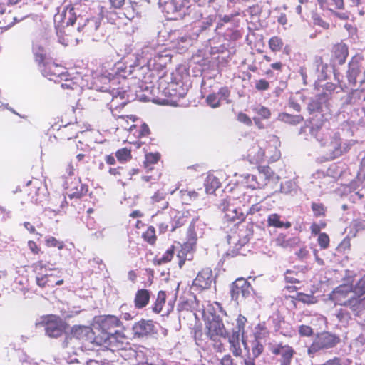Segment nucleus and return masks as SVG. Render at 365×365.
<instances>
[{
	"label": "nucleus",
	"mask_w": 365,
	"mask_h": 365,
	"mask_svg": "<svg viewBox=\"0 0 365 365\" xmlns=\"http://www.w3.org/2000/svg\"><path fill=\"white\" fill-rule=\"evenodd\" d=\"M87 5L80 1L66 6L62 11L54 16V22L56 27L68 26L73 25L76 21L82 20V13L86 11Z\"/></svg>",
	"instance_id": "obj_9"
},
{
	"label": "nucleus",
	"mask_w": 365,
	"mask_h": 365,
	"mask_svg": "<svg viewBox=\"0 0 365 365\" xmlns=\"http://www.w3.org/2000/svg\"><path fill=\"white\" fill-rule=\"evenodd\" d=\"M220 181L217 177L211 174L208 175L204 182L206 193H215V190L220 187Z\"/></svg>",
	"instance_id": "obj_44"
},
{
	"label": "nucleus",
	"mask_w": 365,
	"mask_h": 365,
	"mask_svg": "<svg viewBox=\"0 0 365 365\" xmlns=\"http://www.w3.org/2000/svg\"><path fill=\"white\" fill-rule=\"evenodd\" d=\"M42 75L50 81H57L66 77L64 68L52 61H46L40 67Z\"/></svg>",
	"instance_id": "obj_23"
},
{
	"label": "nucleus",
	"mask_w": 365,
	"mask_h": 365,
	"mask_svg": "<svg viewBox=\"0 0 365 365\" xmlns=\"http://www.w3.org/2000/svg\"><path fill=\"white\" fill-rule=\"evenodd\" d=\"M235 197L228 196L220 200L218 207L225 213V218L229 221L239 220L244 219L241 210L237 206Z\"/></svg>",
	"instance_id": "obj_18"
},
{
	"label": "nucleus",
	"mask_w": 365,
	"mask_h": 365,
	"mask_svg": "<svg viewBox=\"0 0 365 365\" xmlns=\"http://www.w3.org/2000/svg\"><path fill=\"white\" fill-rule=\"evenodd\" d=\"M329 237L327 233H319L317 242L322 249H327L329 245Z\"/></svg>",
	"instance_id": "obj_64"
},
{
	"label": "nucleus",
	"mask_w": 365,
	"mask_h": 365,
	"mask_svg": "<svg viewBox=\"0 0 365 365\" xmlns=\"http://www.w3.org/2000/svg\"><path fill=\"white\" fill-rule=\"evenodd\" d=\"M101 18L94 16L90 19L78 20L77 30L82 32L83 35L91 37L93 41H98L103 36V29L101 27Z\"/></svg>",
	"instance_id": "obj_13"
},
{
	"label": "nucleus",
	"mask_w": 365,
	"mask_h": 365,
	"mask_svg": "<svg viewBox=\"0 0 365 365\" xmlns=\"http://www.w3.org/2000/svg\"><path fill=\"white\" fill-rule=\"evenodd\" d=\"M160 159L159 153H148L145 155V165L148 170H151L150 165L156 163Z\"/></svg>",
	"instance_id": "obj_58"
},
{
	"label": "nucleus",
	"mask_w": 365,
	"mask_h": 365,
	"mask_svg": "<svg viewBox=\"0 0 365 365\" xmlns=\"http://www.w3.org/2000/svg\"><path fill=\"white\" fill-rule=\"evenodd\" d=\"M160 46L154 41L145 42L138 48L136 58L141 66L148 67V70L163 71V68L170 61L168 55L160 53Z\"/></svg>",
	"instance_id": "obj_3"
},
{
	"label": "nucleus",
	"mask_w": 365,
	"mask_h": 365,
	"mask_svg": "<svg viewBox=\"0 0 365 365\" xmlns=\"http://www.w3.org/2000/svg\"><path fill=\"white\" fill-rule=\"evenodd\" d=\"M179 6L174 20L189 17L198 21L203 18V8L195 0H181Z\"/></svg>",
	"instance_id": "obj_15"
},
{
	"label": "nucleus",
	"mask_w": 365,
	"mask_h": 365,
	"mask_svg": "<svg viewBox=\"0 0 365 365\" xmlns=\"http://www.w3.org/2000/svg\"><path fill=\"white\" fill-rule=\"evenodd\" d=\"M212 272L210 269H205L200 271L193 281V285L200 289H208L213 282Z\"/></svg>",
	"instance_id": "obj_31"
},
{
	"label": "nucleus",
	"mask_w": 365,
	"mask_h": 365,
	"mask_svg": "<svg viewBox=\"0 0 365 365\" xmlns=\"http://www.w3.org/2000/svg\"><path fill=\"white\" fill-rule=\"evenodd\" d=\"M272 175L273 172L269 167H263L259 170L258 175L247 174L245 177L247 187L252 190L262 188L267 185Z\"/></svg>",
	"instance_id": "obj_20"
},
{
	"label": "nucleus",
	"mask_w": 365,
	"mask_h": 365,
	"mask_svg": "<svg viewBox=\"0 0 365 365\" xmlns=\"http://www.w3.org/2000/svg\"><path fill=\"white\" fill-rule=\"evenodd\" d=\"M135 338H143L156 332L155 325L152 320L141 319L132 327Z\"/></svg>",
	"instance_id": "obj_25"
},
{
	"label": "nucleus",
	"mask_w": 365,
	"mask_h": 365,
	"mask_svg": "<svg viewBox=\"0 0 365 365\" xmlns=\"http://www.w3.org/2000/svg\"><path fill=\"white\" fill-rule=\"evenodd\" d=\"M46 245L50 247H58L59 250H62L64 247V243L62 241H59L53 236H47L45 239Z\"/></svg>",
	"instance_id": "obj_54"
},
{
	"label": "nucleus",
	"mask_w": 365,
	"mask_h": 365,
	"mask_svg": "<svg viewBox=\"0 0 365 365\" xmlns=\"http://www.w3.org/2000/svg\"><path fill=\"white\" fill-rule=\"evenodd\" d=\"M271 352L277 356V361L279 365H291L292 360L295 354L294 349L287 345L282 344H277L272 347Z\"/></svg>",
	"instance_id": "obj_21"
},
{
	"label": "nucleus",
	"mask_w": 365,
	"mask_h": 365,
	"mask_svg": "<svg viewBox=\"0 0 365 365\" xmlns=\"http://www.w3.org/2000/svg\"><path fill=\"white\" fill-rule=\"evenodd\" d=\"M115 81V78L110 79V77L103 75L95 78L92 85L93 89L108 93L109 98H111L108 103L110 110L121 109L132 99L128 91L120 88H111V83L114 84Z\"/></svg>",
	"instance_id": "obj_4"
},
{
	"label": "nucleus",
	"mask_w": 365,
	"mask_h": 365,
	"mask_svg": "<svg viewBox=\"0 0 365 365\" xmlns=\"http://www.w3.org/2000/svg\"><path fill=\"white\" fill-rule=\"evenodd\" d=\"M188 214V212H187ZM187 222V215L185 213L181 215L175 217L174 220L172 222L171 231L173 232L176 228L180 227Z\"/></svg>",
	"instance_id": "obj_52"
},
{
	"label": "nucleus",
	"mask_w": 365,
	"mask_h": 365,
	"mask_svg": "<svg viewBox=\"0 0 365 365\" xmlns=\"http://www.w3.org/2000/svg\"><path fill=\"white\" fill-rule=\"evenodd\" d=\"M237 16V13L225 14L222 16H220L219 21L217 22V25L216 26V29L221 27L224 24L232 23L235 16Z\"/></svg>",
	"instance_id": "obj_62"
},
{
	"label": "nucleus",
	"mask_w": 365,
	"mask_h": 365,
	"mask_svg": "<svg viewBox=\"0 0 365 365\" xmlns=\"http://www.w3.org/2000/svg\"><path fill=\"white\" fill-rule=\"evenodd\" d=\"M349 287L350 293L353 292L354 294L359 295L357 297L360 298L361 295L365 294V274L354 285Z\"/></svg>",
	"instance_id": "obj_47"
},
{
	"label": "nucleus",
	"mask_w": 365,
	"mask_h": 365,
	"mask_svg": "<svg viewBox=\"0 0 365 365\" xmlns=\"http://www.w3.org/2000/svg\"><path fill=\"white\" fill-rule=\"evenodd\" d=\"M329 96L327 93H321L311 98L307 109L310 114L324 113L329 110Z\"/></svg>",
	"instance_id": "obj_22"
},
{
	"label": "nucleus",
	"mask_w": 365,
	"mask_h": 365,
	"mask_svg": "<svg viewBox=\"0 0 365 365\" xmlns=\"http://www.w3.org/2000/svg\"><path fill=\"white\" fill-rule=\"evenodd\" d=\"M253 358H257L264 351V345L260 341L253 340L251 343Z\"/></svg>",
	"instance_id": "obj_53"
},
{
	"label": "nucleus",
	"mask_w": 365,
	"mask_h": 365,
	"mask_svg": "<svg viewBox=\"0 0 365 365\" xmlns=\"http://www.w3.org/2000/svg\"><path fill=\"white\" fill-rule=\"evenodd\" d=\"M312 210L315 217L324 216L327 210L323 204L316 202L312 203Z\"/></svg>",
	"instance_id": "obj_57"
},
{
	"label": "nucleus",
	"mask_w": 365,
	"mask_h": 365,
	"mask_svg": "<svg viewBox=\"0 0 365 365\" xmlns=\"http://www.w3.org/2000/svg\"><path fill=\"white\" fill-rule=\"evenodd\" d=\"M346 78L349 86L361 87L365 83V58L360 55L354 56L348 63Z\"/></svg>",
	"instance_id": "obj_10"
},
{
	"label": "nucleus",
	"mask_w": 365,
	"mask_h": 365,
	"mask_svg": "<svg viewBox=\"0 0 365 365\" xmlns=\"http://www.w3.org/2000/svg\"><path fill=\"white\" fill-rule=\"evenodd\" d=\"M172 42L175 45L176 48L180 51L187 48L192 43L195 38H197L195 33L192 35L186 33L174 31L170 34Z\"/></svg>",
	"instance_id": "obj_29"
},
{
	"label": "nucleus",
	"mask_w": 365,
	"mask_h": 365,
	"mask_svg": "<svg viewBox=\"0 0 365 365\" xmlns=\"http://www.w3.org/2000/svg\"><path fill=\"white\" fill-rule=\"evenodd\" d=\"M75 169L71 163L68 165L66 174L63 175V186L68 190V195L71 198H80L88 192V186L81 183L79 178L74 177Z\"/></svg>",
	"instance_id": "obj_11"
},
{
	"label": "nucleus",
	"mask_w": 365,
	"mask_h": 365,
	"mask_svg": "<svg viewBox=\"0 0 365 365\" xmlns=\"http://www.w3.org/2000/svg\"><path fill=\"white\" fill-rule=\"evenodd\" d=\"M166 293L164 291H160L158 294L157 299L153 307V311L155 313H160L162 311L163 306L165 303Z\"/></svg>",
	"instance_id": "obj_50"
},
{
	"label": "nucleus",
	"mask_w": 365,
	"mask_h": 365,
	"mask_svg": "<svg viewBox=\"0 0 365 365\" xmlns=\"http://www.w3.org/2000/svg\"><path fill=\"white\" fill-rule=\"evenodd\" d=\"M268 140L267 144L264 146V151L265 153L266 161L274 162L280 158V151L279 146L280 145V141L277 136L270 135L268 136Z\"/></svg>",
	"instance_id": "obj_24"
},
{
	"label": "nucleus",
	"mask_w": 365,
	"mask_h": 365,
	"mask_svg": "<svg viewBox=\"0 0 365 365\" xmlns=\"http://www.w3.org/2000/svg\"><path fill=\"white\" fill-rule=\"evenodd\" d=\"M235 198L237 204L242 205L244 207L247 204H251L256 199L250 192H244L240 196L235 197Z\"/></svg>",
	"instance_id": "obj_51"
},
{
	"label": "nucleus",
	"mask_w": 365,
	"mask_h": 365,
	"mask_svg": "<svg viewBox=\"0 0 365 365\" xmlns=\"http://www.w3.org/2000/svg\"><path fill=\"white\" fill-rule=\"evenodd\" d=\"M282 46L283 43L282 39L277 36L272 37L269 41V46L272 51H279Z\"/></svg>",
	"instance_id": "obj_56"
},
{
	"label": "nucleus",
	"mask_w": 365,
	"mask_h": 365,
	"mask_svg": "<svg viewBox=\"0 0 365 365\" xmlns=\"http://www.w3.org/2000/svg\"><path fill=\"white\" fill-rule=\"evenodd\" d=\"M354 88L340 98V105L342 108L348 106H354L365 100L364 88Z\"/></svg>",
	"instance_id": "obj_27"
},
{
	"label": "nucleus",
	"mask_w": 365,
	"mask_h": 365,
	"mask_svg": "<svg viewBox=\"0 0 365 365\" xmlns=\"http://www.w3.org/2000/svg\"><path fill=\"white\" fill-rule=\"evenodd\" d=\"M215 21L216 14H209L202 21L198 23L197 26H196V31H194L195 35H196L197 37H200V36L204 37V35L206 34L207 31L210 29Z\"/></svg>",
	"instance_id": "obj_34"
},
{
	"label": "nucleus",
	"mask_w": 365,
	"mask_h": 365,
	"mask_svg": "<svg viewBox=\"0 0 365 365\" xmlns=\"http://www.w3.org/2000/svg\"><path fill=\"white\" fill-rule=\"evenodd\" d=\"M247 322V318L240 314L236 319V325L233 328V329H236L237 331L242 332V334H245V327Z\"/></svg>",
	"instance_id": "obj_59"
},
{
	"label": "nucleus",
	"mask_w": 365,
	"mask_h": 365,
	"mask_svg": "<svg viewBox=\"0 0 365 365\" xmlns=\"http://www.w3.org/2000/svg\"><path fill=\"white\" fill-rule=\"evenodd\" d=\"M181 0H158V5L168 20H174Z\"/></svg>",
	"instance_id": "obj_30"
},
{
	"label": "nucleus",
	"mask_w": 365,
	"mask_h": 365,
	"mask_svg": "<svg viewBox=\"0 0 365 365\" xmlns=\"http://www.w3.org/2000/svg\"><path fill=\"white\" fill-rule=\"evenodd\" d=\"M277 120L292 125H296L302 123L304 120V118L301 115L280 113L277 116Z\"/></svg>",
	"instance_id": "obj_43"
},
{
	"label": "nucleus",
	"mask_w": 365,
	"mask_h": 365,
	"mask_svg": "<svg viewBox=\"0 0 365 365\" xmlns=\"http://www.w3.org/2000/svg\"><path fill=\"white\" fill-rule=\"evenodd\" d=\"M349 55V49L346 45L339 43L336 45L332 51L331 63L334 67L336 65H343Z\"/></svg>",
	"instance_id": "obj_32"
},
{
	"label": "nucleus",
	"mask_w": 365,
	"mask_h": 365,
	"mask_svg": "<svg viewBox=\"0 0 365 365\" xmlns=\"http://www.w3.org/2000/svg\"><path fill=\"white\" fill-rule=\"evenodd\" d=\"M267 225L269 226L274 227L277 228H285L288 229L292 226V224L289 221L281 220V216L278 214L273 213L270 214L267 217Z\"/></svg>",
	"instance_id": "obj_42"
},
{
	"label": "nucleus",
	"mask_w": 365,
	"mask_h": 365,
	"mask_svg": "<svg viewBox=\"0 0 365 365\" xmlns=\"http://www.w3.org/2000/svg\"><path fill=\"white\" fill-rule=\"evenodd\" d=\"M299 187L294 180H286L281 183L280 191L282 193L294 196L299 192Z\"/></svg>",
	"instance_id": "obj_39"
},
{
	"label": "nucleus",
	"mask_w": 365,
	"mask_h": 365,
	"mask_svg": "<svg viewBox=\"0 0 365 365\" xmlns=\"http://www.w3.org/2000/svg\"><path fill=\"white\" fill-rule=\"evenodd\" d=\"M206 101L207 104L212 108H217L220 106L221 101L218 98L216 93H212L207 96Z\"/></svg>",
	"instance_id": "obj_61"
},
{
	"label": "nucleus",
	"mask_w": 365,
	"mask_h": 365,
	"mask_svg": "<svg viewBox=\"0 0 365 365\" xmlns=\"http://www.w3.org/2000/svg\"><path fill=\"white\" fill-rule=\"evenodd\" d=\"M101 333L97 336L96 344L108 346L125 338L121 330L115 329L123 327L120 320L114 315H106L98 320Z\"/></svg>",
	"instance_id": "obj_5"
},
{
	"label": "nucleus",
	"mask_w": 365,
	"mask_h": 365,
	"mask_svg": "<svg viewBox=\"0 0 365 365\" xmlns=\"http://www.w3.org/2000/svg\"><path fill=\"white\" fill-rule=\"evenodd\" d=\"M36 326L44 327L46 334L51 338H58L63 334L64 326L62 320L55 315L44 316Z\"/></svg>",
	"instance_id": "obj_16"
},
{
	"label": "nucleus",
	"mask_w": 365,
	"mask_h": 365,
	"mask_svg": "<svg viewBox=\"0 0 365 365\" xmlns=\"http://www.w3.org/2000/svg\"><path fill=\"white\" fill-rule=\"evenodd\" d=\"M299 242L297 237L287 238L285 235H280L277 238V244L284 248L292 247Z\"/></svg>",
	"instance_id": "obj_46"
},
{
	"label": "nucleus",
	"mask_w": 365,
	"mask_h": 365,
	"mask_svg": "<svg viewBox=\"0 0 365 365\" xmlns=\"http://www.w3.org/2000/svg\"><path fill=\"white\" fill-rule=\"evenodd\" d=\"M322 7L327 8L330 12L335 10H344L345 8L344 0H318Z\"/></svg>",
	"instance_id": "obj_40"
},
{
	"label": "nucleus",
	"mask_w": 365,
	"mask_h": 365,
	"mask_svg": "<svg viewBox=\"0 0 365 365\" xmlns=\"http://www.w3.org/2000/svg\"><path fill=\"white\" fill-rule=\"evenodd\" d=\"M150 298V292L148 289H141L137 291L134 304L137 309H142L145 307L149 302Z\"/></svg>",
	"instance_id": "obj_38"
},
{
	"label": "nucleus",
	"mask_w": 365,
	"mask_h": 365,
	"mask_svg": "<svg viewBox=\"0 0 365 365\" xmlns=\"http://www.w3.org/2000/svg\"><path fill=\"white\" fill-rule=\"evenodd\" d=\"M115 155L119 161H127L131 158L130 150L127 148L118 150Z\"/></svg>",
	"instance_id": "obj_63"
},
{
	"label": "nucleus",
	"mask_w": 365,
	"mask_h": 365,
	"mask_svg": "<svg viewBox=\"0 0 365 365\" xmlns=\"http://www.w3.org/2000/svg\"><path fill=\"white\" fill-rule=\"evenodd\" d=\"M351 187L357 190L352 195V197L362 199L365 195V172L362 170L358 173L356 178L351 182Z\"/></svg>",
	"instance_id": "obj_33"
},
{
	"label": "nucleus",
	"mask_w": 365,
	"mask_h": 365,
	"mask_svg": "<svg viewBox=\"0 0 365 365\" xmlns=\"http://www.w3.org/2000/svg\"><path fill=\"white\" fill-rule=\"evenodd\" d=\"M158 89L165 96L176 98H184L188 91L181 77H174L173 74H161L158 80Z\"/></svg>",
	"instance_id": "obj_7"
},
{
	"label": "nucleus",
	"mask_w": 365,
	"mask_h": 365,
	"mask_svg": "<svg viewBox=\"0 0 365 365\" xmlns=\"http://www.w3.org/2000/svg\"><path fill=\"white\" fill-rule=\"evenodd\" d=\"M340 342V338L334 334L329 331H323L318 334L309 346L307 353L310 357L321 351L327 350L335 347Z\"/></svg>",
	"instance_id": "obj_12"
},
{
	"label": "nucleus",
	"mask_w": 365,
	"mask_h": 365,
	"mask_svg": "<svg viewBox=\"0 0 365 365\" xmlns=\"http://www.w3.org/2000/svg\"><path fill=\"white\" fill-rule=\"evenodd\" d=\"M309 133L324 147L327 154V158L332 160L341 156L349 150L351 141H343L341 136L352 135L350 125L347 122L341 124L336 131L330 130L322 126H311Z\"/></svg>",
	"instance_id": "obj_1"
},
{
	"label": "nucleus",
	"mask_w": 365,
	"mask_h": 365,
	"mask_svg": "<svg viewBox=\"0 0 365 365\" xmlns=\"http://www.w3.org/2000/svg\"><path fill=\"white\" fill-rule=\"evenodd\" d=\"M198 217L192 218L187 232V242L185 244L186 248H192V245L196 243L197 234L195 231V223L198 221Z\"/></svg>",
	"instance_id": "obj_41"
},
{
	"label": "nucleus",
	"mask_w": 365,
	"mask_h": 365,
	"mask_svg": "<svg viewBox=\"0 0 365 365\" xmlns=\"http://www.w3.org/2000/svg\"><path fill=\"white\" fill-rule=\"evenodd\" d=\"M314 66L317 74L318 81L327 79L330 73V69L328 64L323 62L322 57L315 58Z\"/></svg>",
	"instance_id": "obj_37"
},
{
	"label": "nucleus",
	"mask_w": 365,
	"mask_h": 365,
	"mask_svg": "<svg viewBox=\"0 0 365 365\" xmlns=\"http://www.w3.org/2000/svg\"><path fill=\"white\" fill-rule=\"evenodd\" d=\"M244 335L245 334H242V332L237 331L236 329H232L231 334L227 331V336H222V338L228 339L230 344V349L232 354L236 356H238L242 354L240 341H242L245 347H247V343L244 340Z\"/></svg>",
	"instance_id": "obj_28"
},
{
	"label": "nucleus",
	"mask_w": 365,
	"mask_h": 365,
	"mask_svg": "<svg viewBox=\"0 0 365 365\" xmlns=\"http://www.w3.org/2000/svg\"><path fill=\"white\" fill-rule=\"evenodd\" d=\"M179 6L174 20L189 17L198 21L203 18V8L195 0H181Z\"/></svg>",
	"instance_id": "obj_14"
},
{
	"label": "nucleus",
	"mask_w": 365,
	"mask_h": 365,
	"mask_svg": "<svg viewBox=\"0 0 365 365\" xmlns=\"http://www.w3.org/2000/svg\"><path fill=\"white\" fill-rule=\"evenodd\" d=\"M32 52L34 56L35 61L38 63L41 67L45 63L46 52L43 46L36 43H33Z\"/></svg>",
	"instance_id": "obj_45"
},
{
	"label": "nucleus",
	"mask_w": 365,
	"mask_h": 365,
	"mask_svg": "<svg viewBox=\"0 0 365 365\" xmlns=\"http://www.w3.org/2000/svg\"><path fill=\"white\" fill-rule=\"evenodd\" d=\"M72 337L88 341L91 344H96L97 336L93 329L88 326L74 325L71 330Z\"/></svg>",
	"instance_id": "obj_26"
},
{
	"label": "nucleus",
	"mask_w": 365,
	"mask_h": 365,
	"mask_svg": "<svg viewBox=\"0 0 365 365\" xmlns=\"http://www.w3.org/2000/svg\"><path fill=\"white\" fill-rule=\"evenodd\" d=\"M148 71V67L138 65L130 64L125 65L123 62H118L115 65L113 70L114 74L118 78H140L142 75Z\"/></svg>",
	"instance_id": "obj_19"
},
{
	"label": "nucleus",
	"mask_w": 365,
	"mask_h": 365,
	"mask_svg": "<svg viewBox=\"0 0 365 365\" xmlns=\"http://www.w3.org/2000/svg\"><path fill=\"white\" fill-rule=\"evenodd\" d=\"M216 308L212 307L208 308L204 312V317L206 323V328L207 329V336L216 341L217 338L227 336V331L226 330L224 323L221 317L217 313L219 312L224 316H227L226 311L222 308L219 302H215Z\"/></svg>",
	"instance_id": "obj_6"
},
{
	"label": "nucleus",
	"mask_w": 365,
	"mask_h": 365,
	"mask_svg": "<svg viewBox=\"0 0 365 365\" xmlns=\"http://www.w3.org/2000/svg\"><path fill=\"white\" fill-rule=\"evenodd\" d=\"M334 78L337 81V83L331 82H327L320 86L324 91V93H327L330 96L332 93H338L340 91H345L347 89L346 83H343L339 78V74L334 72Z\"/></svg>",
	"instance_id": "obj_35"
},
{
	"label": "nucleus",
	"mask_w": 365,
	"mask_h": 365,
	"mask_svg": "<svg viewBox=\"0 0 365 365\" xmlns=\"http://www.w3.org/2000/svg\"><path fill=\"white\" fill-rule=\"evenodd\" d=\"M252 109L255 114L262 119H269L271 116L270 110L261 104L254 106Z\"/></svg>",
	"instance_id": "obj_49"
},
{
	"label": "nucleus",
	"mask_w": 365,
	"mask_h": 365,
	"mask_svg": "<svg viewBox=\"0 0 365 365\" xmlns=\"http://www.w3.org/2000/svg\"><path fill=\"white\" fill-rule=\"evenodd\" d=\"M36 282L38 286L41 288L48 287L49 281L48 273L43 274L42 272H38L36 277ZM51 284V282H50Z\"/></svg>",
	"instance_id": "obj_55"
},
{
	"label": "nucleus",
	"mask_w": 365,
	"mask_h": 365,
	"mask_svg": "<svg viewBox=\"0 0 365 365\" xmlns=\"http://www.w3.org/2000/svg\"><path fill=\"white\" fill-rule=\"evenodd\" d=\"M34 270L38 274V272H41V271L45 269V270L47 271H53L54 272H57V274L61 273V271L59 269H52L50 267H48L47 265L43 263V261H38L33 265Z\"/></svg>",
	"instance_id": "obj_60"
},
{
	"label": "nucleus",
	"mask_w": 365,
	"mask_h": 365,
	"mask_svg": "<svg viewBox=\"0 0 365 365\" xmlns=\"http://www.w3.org/2000/svg\"><path fill=\"white\" fill-rule=\"evenodd\" d=\"M174 255V247L168 249L160 257H155L153 259V263L155 265H160L171 261Z\"/></svg>",
	"instance_id": "obj_48"
},
{
	"label": "nucleus",
	"mask_w": 365,
	"mask_h": 365,
	"mask_svg": "<svg viewBox=\"0 0 365 365\" xmlns=\"http://www.w3.org/2000/svg\"><path fill=\"white\" fill-rule=\"evenodd\" d=\"M349 285H341L336 287L331 294V299L336 304L341 306L336 310V316L341 323H348L353 317H358L361 322H365V297H350Z\"/></svg>",
	"instance_id": "obj_2"
},
{
	"label": "nucleus",
	"mask_w": 365,
	"mask_h": 365,
	"mask_svg": "<svg viewBox=\"0 0 365 365\" xmlns=\"http://www.w3.org/2000/svg\"><path fill=\"white\" fill-rule=\"evenodd\" d=\"M253 292V288L250 284L244 278H237L230 285L231 299L237 304L250 297Z\"/></svg>",
	"instance_id": "obj_17"
},
{
	"label": "nucleus",
	"mask_w": 365,
	"mask_h": 365,
	"mask_svg": "<svg viewBox=\"0 0 365 365\" xmlns=\"http://www.w3.org/2000/svg\"><path fill=\"white\" fill-rule=\"evenodd\" d=\"M267 144V142H261L258 145H255L249 150L248 156L251 160L256 163L265 162V153L264 151V146Z\"/></svg>",
	"instance_id": "obj_36"
},
{
	"label": "nucleus",
	"mask_w": 365,
	"mask_h": 365,
	"mask_svg": "<svg viewBox=\"0 0 365 365\" xmlns=\"http://www.w3.org/2000/svg\"><path fill=\"white\" fill-rule=\"evenodd\" d=\"M163 71L148 70L142 78L138 80V89L135 90L136 97L141 101H150L155 95L156 88L155 83H158V78H161Z\"/></svg>",
	"instance_id": "obj_8"
}]
</instances>
